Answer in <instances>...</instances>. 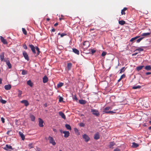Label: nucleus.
<instances>
[{
  "label": "nucleus",
  "mask_w": 151,
  "mask_h": 151,
  "mask_svg": "<svg viewBox=\"0 0 151 151\" xmlns=\"http://www.w3.org/2000/svg\"><path fill=\"white\" fill-rule=\"evenodd\" d=\"M48 139L49 140V142L50 143L52 144L53 145H56V142L52 137L49 136Z\"/></svg>",
  "instance_id": "f257e3e1"
},
{
  "label": "nucleus",
  "mask_w": 151,
  "mask_h": 151,
  "mask_svg": "<svg viewBox=\"0 0 151 151\" xmlns=\"http://www.w3.org/2000/svg\"><path fill=\"white\" fill-rule=\"evenodd\" d=\"M91 111L93 113V114L96 116H98L100 115V113L97 110L91 109Z\"/></svg>",
  "instance_id": "f03ea898"
},
{
  "label": "nucleus",
  "mask_w": 151,
  "mask_h": 151,
  "mask_svg": "<svg viewBox=\"0 0 151 151\" xmlns=\"http://www.w3.org/2000/svg\"><path fill=\"white\" fill-rule=\"evenodd\" d=\"M82 137L83 138L85 139V140L86 142H88L90 139L89 137L86 134H84L83 135Z\"/></svg>",
  "instance_id": "7ed1b4c3"
},
{
  "label": "nucleus",
  "mask_w": 151,
  "mask_h": 151,
  "mask_svg": "<svg viewBox=\"0 0 151 151\" xmlns=\"http://www.w3.org/2000/svg\"><path fill=\"white\" fill-rule=\"evenodd\" d=\"M23 55L24 58L26 60H27V61L29 60V58L28 55L25 51H23Z\"/></svg>",
  "instance_id": "20e7f679"
},
{
  "label": "nucleus",
  "mask_w": 151,
  "mask_h": 151,
  "mask_svg": "<svg viewBox=\"0 0 151 151\" xmlns=\"http://www.w3.org/2000/svg\"><path fill=\"white\" fill-rule=\"evenodd\" d=\"M60 132L64 134V137H65L67 138L69 137L70 133L68 131H64L62 132L61 130H60Z\"/></svg>",
  "instance_id": "39448f33"
},
{
  "label": "nucleus",
  "mask_w": 151,
  "mask_h": 151,
  "mask_svg": "<svg viewBox=\"0 0 151 151\" xmlns=\"http://www.w3.org/2000/svg\"><path fill=\"white\" fill-rule=\"evenodd\" d=\"M3 148L4 149L6 150L13 149L12 148L11 146L8 145H6L4 147H3Z\"/></svg>",
  "instance_id": "423d86ee"
},
{
  "label": "nucleus",
  "mask_w": 151,
  "mask_h": 151,
  "mask_svg": "<svg viewBox=\"0 0 151 151\" xmlns=\"http://www.w3.org/2000/svg\"><path fill=\"white\" fill-rule=\"evenodd\" d=\"M39 120V125L40 127H43V120L40 118H38Z\"/></svg>",
  "instance_id": "0eeeda50"
},
{
  "label": "nucleus",
  "mask_w": 151,
  "mask_h": 151,
  "mask_svg": "<svg viewBox=\"0 0 151 151\" xmlns=\"http://www.w3.org/2000/svg\"><path fill=\"white\" fill-rule=\"evenodd\" d=\"M29 46L31 49L32 52L34 54H35L36 51L35 47L32 45H29Z\"/></svg>",
  "instance_id": "6e6552de"
},
{
  "label": "nucleus",
  "mask_w": 151,
  "mask_h": 151,
  "mask_svg": "<svg viewBox=\"0 0 151 151\" xmlns=\"http://www.w3.org/2000/svg\"><path fill=\"white\" fill-rule=\"evenodd\" d=\"M21 103L24 104V105L26 106H28L29 104L28 101L26 100H23L21 101Z\"/></svg>",
  "instance_id": "1a4fd4ad"
},
{
  "label": "nucleus",
  "mask_w": 151,
  "mask_h": 151,
  "mask_svg": "<svg viewBox=\"0 0 151 151\" xmlns=\"http://www.w3.org/2000/svg\"><path fill=\"white\" fill-rule=\"evenodd\" d=\"M0 39L1 42L3 43L4 44H7L8 42H7L6 40L2 36L0 37Z\"/></svg>",
  "instance_id": "9d476101"
},
{
  "label": "nucleus",
  "mask_w": 151,
  "mask_h": 151,
  "mask_svg": "<svg viewBox=\"0 0 151 151\" xmlns=\"http://www.w3.org/2000/svg\"><path fill=\"white\" fill-rule=\"evenodd\" d=\"M4 62L6 63V65H8L9 68H12V65L9 60H4Z\"/></svg>",
  "instance_id": "9b49d317"
},
{
  "label": "nucleus",
  "mask_w": 151,
  "mask_h": 151,
  "mask_svg": "<svg viewBox=\"0 0 151 151\" xmlns=\"http://www.w3.org/2000/svg\"><path fill=\"white\" fill-rule=\"evenodd\" d=\"M59 115L63 119H66L65 116L64 114L62 111L59 112Z\"/></svg>",
  "instance_id": "f8f14e48"
},
{
  "label": "nucleus",
  "mask_w": 151,
  "mask_h": 151,
  "mask_svg": "<svg viewBox=\"0 0 151 151\" xmlns=\"http://www.w3.org/2000/svg\"><path fill=\"white\" fill-rule=\"evenodd\" d=\"M83 45L85 46V48H86L88 47L89 45V43L88 41H85L83 43Z\"/></svg>",
  "instance_id": "ddd939ff"
},
{
  "label": "nucleus",
  "mask_w": 151,
  "mask_h": 151,
  "mask_svg": "<svg viewBox=\"0 0 151 151\" xmlns=\"http://www.w3.org/2000/svg\"><path fill=\"white\" fill-rule=\"evenodd\" d=\"M0 59L1 60V61H3L4 62V60H5L4 59V53L2 52L1 53V54L0 55Z\"/></svg>",
  "instance_id": "4468645a"
},
{
  "label": "nucleus",
  "mask_w": 151,
  "mask_h": 151,
  "mask_svg": "<svg viewBox=\"0 0 151 151\" xmlns=\"http://www.w3.org/2000/svg\"><path fill=\"white\" fill-rule=\"evenodd\" d=\"M4 88L6 90H9L11 88V86L10 84L5 85L4 86Z\"/></svg>",
  "instance_id": "2eb2a0df"
},
{
  "label": "nucleus",
  "mask_w": 151,
  "mask_h": 151,
  "mask_svg": "<svg viewBox=\"0 0 151 151\" xmlns=\"http://www.w3.org/2000/svg\"><path fill=\"white\" fill-rule=\"evenodd\" d=\"M100 138L99 133H96L94 135V138L96 140L99 139Z\"/></svg>",
  "instance_id": "dca6fc26"
},
{
  "label": "nucleus",
  "mask_w": 151,
  "mask_h": 151,
  "mask_svg": "<svg viewBox=\"0 0 151 151\" xmlns=\"http://www.w3.org/2000/svg\"><path fill=\"white\" fill-rule=\"evenodd\" d=\"M19 134L22 138V140H24L25 139V136L23 133L21 132H19Z\"/></svg>",
  "instance_id": "f3484780"
},
{
  "label": "nucleus",
  "mask_w": 151,
  "mask_h": 151,
  "mask_svg": "<svg viewBox=\"0 0 151 151\" xmlns=\"http://www.w3.org/2000/svg\"><path fill=\"white\" fill-rule=\"evenodd\" d=\"M48 81V78L47 77L45 76L43 78V82L44 83H47Z\"/></svg>",
  "instance_id": "a211bd4d"
},
{
  "label": "nucleus",
  "mask_w": 151,
  "mask_h": 151,
  "mask_svg": "<svg viewBox=\"0 0 151 151\" xmlns=\"http://www.w3.org/2000/svg\"><path fill=\"white\" fill-rule=\"evenodd\" d=\"M73 52L77 54V55H79V51L76 48H73Z\"/></svg>",
  "instance_id": "6ab92c4d"
},
{
  "label": "nucleus",
  "mask_w": 151,
  "mask_h": 151,
  "mask_svg": "<svg viewBox=\"0 0 151 151\" xmlns=\"http://www.w3.org/2000/svg\"><path fill=\"white\" fill-rule=\"evenodd\" d=\"M139 146V145L134 142L132 143V147L133 148H136Z\"/></svg>",
  "instance_id": "aec40b11"
},
{
  "label": "nucleus",
  "mask_w": 151,
  "mask_h": 151,
  "mask_svg": "<svg viewBox=\"0 0 151 151\" xmlns=\"http://www.w3.org/2000/svg\"><path fill=\"white\" fill-rule=\"evenodd\" d=\"M127 9V8L126 7H124L123 9L121 11V13L122 15H125V11Z\"/></svg>",
  "instance_id": "412c9836"
},
{
  "label": "nucleus",
  "mask_w": 151,
  "mask_h": 151,
  "mask_svg": "<svg viewBox=\"0 0 151 151\" xmlns=\"http://www.w3.org/2000/svg\"><path fill=\"white\" fill-rule=\"evenodd\" d=\"M27 83L28 85H29L31 87H32L33 86V84L30 80L27 81Z\"/></svg>",
  "instance_id": "4be33fe9"
},
{
  "label": "nucleus",
  "mask_w": 151,
  "mask_h": 151,
  "mask_svg": "<svg viewBox=\"0 0 151 151\" xmlns=\"http://www.w3.org/2000/svg\"><path fill=\"white\" fill-rule=\"evenodd\" d=\"M103 112L104 113H105V114H112L113 113H115V112H114L113 111H104Z\"/></svg>",
  "instance_id": "5701e85b"
},
{
  "label": "nucleus",
  "mask_w": 151,
  "mask_h": 151,
  "mask_svg": "<svg viewBox=\"0 0 151 151\" xmlns=\"http://www.w3.org/2000/svg\"><path fill=\"white\" fill-rule=\"evenodd\" d=\"M79 102L80 104H85L86 103V101L85 100L82 99L79 100Z\"/></svg>",
  "instance_id": "b1692460"
},
{
  "label": "nucleus",
  "mask_w": 151,
  "mask_h": 151,
  "mask_svg": "<svg viewBox=\"0 0 151 151\" xmlns=\"http://www.w3.org/2000/svg\"><path fill=\"white\" fill-rule=\"evenodd\" d=\"M144 65H141L137 67L136 68V69L138 71L141 70L144 67Z\"/></svg>",
  "instance_id": "393cba45"
},
{
  "label": "nucleus",
  "mask_w": 151,
  "mask_h": 151,
  "mask_svg": "<svg viewBox=\"0 0 151 151\" xmlns=\"http://www.w3.org/2000/svg\"><path fill=\"white\" fill-rule=\"evenodd\" d=\"M145 69L147 70H150L151 69V66L150 65H147L145 66Z\"/></svg>",
  "instance_id": "a878e982"
},
{
  "label": "nucleus",
  "mask_w": 151,
  "mask_h": 151,
  "mask_svg": "<svg viewBox=\"0 0 151 151\" xmlns=\"http://www.w3.org/2000/svg\"><path fill=\"white\" fill-rule=\"evenodd\" d=\"M65 127L68 130H71V128L69 124H66L65 125Z\"/></svg>",
  "instance_id": "bb28decb"
},
{
  "label": "nucleus",
  "mask_w": 151,
  "mask_h": 151,
  "mask_svg": "<svg viewBox=\"0 0 151 151\" xmlns=\"http://www.w3.org/2000/svg\"><path fill=\"white\" fill-rule=\"evenodd\" d=\"M119 24L121 25H123L125 23V22L123 20H121L119 21Z\"/></svg>",
  "instance_id": "cd10ccee"
},
{
  "label": "nucleus",
  "mask_w": 151,
  "mask_h": 151,
  "mask_svg": "<svg viewBox=\"0 0 151 151\" xmlns=\"http://www.w3.org/2000/svg\"><path fill=\"white\" fill-rule=\"evenodd\" d=\"M34 144L33 143L29 144L28 145L29 147V149L33 148L34 147Z\"/></svg>",
  "instance_id": "c85d7f7f"
},
{
  "label": "nucleus",
  "mask_w": 151,
  "mask_h": 151,
  "mask_svg": "<svg viewBox=\"0 0 151 151\" xmlns=\"http://www.w3.org/2000/svg\"><path fill=\"white\" fill-rule=\"evenodd\" d=\"M72 64L71 63H68L67 64V68L68 70H70L72 67Z\"/></svg>",
  "instance_id": "c756f323"
},
{
  "label": "nucleus",
  "mask_w": 151,
  "mask_h": 151,
  "mask_svg": "<svg viewBox=\"0 0 151 151\" xmlns=\"http://www.w3.org/2000/svg\"><path fill=\"white\" fill-rule=\"evenodd\" d=\"M30 117L31 121H35V117L33 115H31L30 116Z\"/></svg>",
  "instance_id": "7c9ffc66"
},
{
  "label": "nucleus",
  "mask_w": 151,
  "mask_h": 151,
  "mask_svg": "<svg viewBox=\"0 0 151 151\" xmlns=\"http://www.w3.org/2000/svg\"><path fill=\"white\" fill-rule=\"evenodd\" d=\"M126 69V68L124 67L122 68L120 70L119 73H122L124 72Z\"/></svg>",
  "instance_id": "2f4dec72"
},
{
  "label": "nucleus",
  "mask_w": 151,
  "mask_h": 151,
  "mask_svg": "<svg viewBox=\"0 0 151 151\" xmlns=\"http://www.w3.org/2000/svg\"><path fill=\"white\" fill-rule=\"evenodd\" d=\"M63 85V83H59L57 85V87L58 88H60L62 87Z\"/></svg>",
  "instance_id": "473e14b6"
},
{
  "label": "nucleus",
  "mask_w": 151,
  "mask_h": 151,
  "mask_svg": "<svg viewBox=\"0 0 151 151\" xmlns=\"http://www.w3.org/2000/svg\"><path fill=\"white\" fill-rule=\"evenodd\" d=\"M19 93L18 94V96L20 98L21 96V95L22 93V91L19 90H18Z\"/></svg>",
  "instance_id": "72a5a7b5"
},
{
  "label": "nucleus",
  "mask_w": 151,
  "mask_h": 151,
  "mask_svg": "<svg viewBox=\"0 0 151 151\" xmlns=\"http://www.w3.org/2000/svg\"><path fill=\"white\" fill-rule=\"evenodd\" d=\"M22 31L23 34L25 35H27V32L26 29L24 28H22Z\"/></svg>",
  "instance_id": "f704fd0d"
},
{
  "label": "nucleus",
  "mask_w": 151,
  "mask_h": 151,
  "mask_svg": "<svg viewBox=\"0 0 151 151\" xmlns=\"http://www.w3.org/2000/svg\"><path fill=\"white\" fill-rule=\"evenodd\" d=\"M141 87V86H134L132 87V88L133 89H135L138 88H140Z\"/></svg>",
  "instance_id": "c9c22d12"
},
{
  "label": "nucleus",
  "mask_w": 151,
  "mask_h": 151,
  "mask_svg": "<svg viewBox=\"0 0 151 151\" xmlns=\"http://www.w3.org/2000/svg\"><path fill=\"white\" fill-rule=\"evenodd\" d=\"M36 49L37 51V55H39V54L40 53V50H39V48L37 47H36Z\"/></svg>",
  "instance_id": "e433bc0d"
},
{
  "label": "nucleus",
  "mask_w": 151,
  "mask_h": 151,
  "mask_svg": "<svg viewBox=\"0 0 151 151\" xmlns=\"http://www.w3.org/2000/svg\"><path fill=\"white\" fill-rule=\"evenodd\" d=\"M115 143L113 142H111L110 143V145H109V147L110 148H111L112 146H113L115 145Z\"/></svg>",
  "instance_id": "4c0bfd02"
},
{
  "label": "nucleus",
  "mask_w": 151,
  "mask_h": 151,
  "mask_svg": "<svg viewBox=\"0 0 151 151\" xmlns=\"http://www.w3.org/2000/svg\"><path fill=\"white\" fill-rule=\"evenodd\" d=\"M143 51V49L141 48H137L135 50V51H138L139 52L142 51Z\"/></svg>",
  "instance_id": "58836bf2"
},
{
  "label": "nucleus",
  "mask_w": 151,
  "mask_h": 151,
  "mask_svg": "<svg viewBox=\"0 0 151 151\" xmlns=\"http://www.w3.org/2000/svg\"><path fill=\"white\" fill-rule=\"evenodd\" d=\"M150 34V33H144L142 34V36H147L149 35Z\"/></svg>",
  "instance_id": "ea45409f"
},
{
  "label": "nucleus",
  "mask_w": 151,
  "mask_h": 151,
  "mask_svg": "<svg viewBox=\"0 0 151 151\" xmlns=\"http://www.w3.org/2000/svg\"><path fill=\"white\" fill-rule=\"evenodd\" d=\"M22 74L23 75H25L27 73V71H25L24 70H22Z\"/></svg>",
  "instance_id": "a19ab883"
},
{
  "label": "nucleus",
  "mask_w": 151,
  "mask_h": 151,
  "mask_svg": "<svg viewBox=\"0 0 151 151\" xmlns=\"http://www.w3.org/2000/svg\"><path fill=\"white\" fill-rule=\"evenodd\" d=\"M0 102L2 104H5V103H6V100H3V99H1V100H0Z\"/></svg>",
  "instance_id": "79ce46f5"
},
{
  "label": "nucleus",
  "mask_w": 151,
  "mask_h": 151,
  "mask_svg": "<svg viewBox=\"0 0 151 151\" xmlns=\"http://www.w3.org/2000/svg\"><path fill=\"white\" fill-rule=\"evenodd\" d=\"M59 101L60 102H61L63 101V98L61 97H60L59 98Z\"/></svg>",
  "instance_id": "37998d69"
},
{
  "label": "nucleus",
  "mask_w": 151,
  "mask_h": 151,
  "mask_svg": "<svg viewBox=\"0 0 151 151\" xmlns=\"http://www.w3.org/2000/svg\"><path fill=\"white\" fill-rule=\"evenodd\" d=\"M143 37H141L137 40V42L139 43L143 39Z\"/></svg>",
  "instance_id": "c03bdc74"
},
{
  "label": "nucleus",
  "mask_w": 151,
  "mask_h": 151,
  "mask_svg": "<svg viewBox=\"0 0 151 151\" xmlns=\"http://www.w3.org/2000/svg\"><path fill=\"white\" fill-rule=\"evenodd\" d=\"M106 54V52L104 51L101 54L102 56H104Z\"/></svg>",
  "instance_id": "a18cd8bd"
},
{
  "label": "nucleus",
  "mask_w": 151,
  "mask_h": 151,
  "mask_svg": "<svg viewBox=\"0 0 151 151\" xmlns=\"http://www.w3.org/2000/svg\"><path fill=\"white\" fill-rule=\"evenodd\" d=\"M66 34L65 33H62L60 34V37H63L64 36L66 35Z\"/></svg>",
  "instance_id": "49530a36"
},
{
  "label": "nucleus",
  "mask_w": 151,
  "mask_h": 151,
  "mask_svg": "<svg viewBox=\"0 0 151 151\" xmlns=\"http://www.w3.org/2000/svg\"><path fill=\"white\" fill-rule=\"evenodd\" d=\"M79 125L81 127H84L85 126V124L83 123H80Z\"/></svg>",
  "instance_id": "de8ad7c7"
},
{
  "label": "nucleus",
  "mask_w": 151,
  "mask_h": 151,
  "mask_svg": "<svg viewBox=\"0 0 151 151\" xmlns=\"http://www.w3.org/2000/svg\"><path fill=\"white\" fill-rule=\"evenodd\" d=\"M110 109V107H106L105 108L104 111H106V110H109Z\"/></svg>",
  "instance_id": "09e8293b"
},
{
  "label": "nucleus",
  "mask_w": 151,
  "mask_h": 151,
  "mask_svg": "<svg viewBox=\"0 0 151 151\" xmlns=\"http://www.w3.org/2000/svg\"><path fill=\"white\" fill-rule=\"evenodd\" d=\"M125 77V74H123L120 77V79H122Z\"/></svg>",
  "instance_id": "8fccbe9b"
},
{
  "label": "nucleus",
  "mask_w": 151,
  "mask_h": 151,
  "mask_svg": "<svg viewBox=\"0 0 151 151\" xmlns=\"http://www.w3.org/2000/svg\"><path fill=\"white\" fill-rule=\"evenodd\" d=\"M23 47H24V48L25 49V50H26L27 49V45L25 44H24L23 46Z\"/></svg>",
  "instance_id": "3c124183"
},
{
  "label": "nucleus",
  "mask_w": 151,
  "mask_h": 151,
  "mask_svg": "<svg viewBox=\"0 0 151 151\" xmlns=\"http://www.w3.org/2000/svg\"><path fill=\"white\" fill-rule=\"evenodd\" d=\"M1 121L3 123H4L5 122L4 119L3 117H1Z\"/></svg>",
  "instance_id": "603ef678"
},
{
  "label": "nucleus",
  "mask_w": 151,
  "mask_h": 151,
  "mask_svg": "<svg viewBox=\"0 0 151 151\" xmlns=\"http://www.w3.org/2000/svg\"><path fill=\"white\" fill-rule=\"evenodd\" d=\"M73 99H75V100H76V101L78 100V99L76 95H75L74 96Z\"/></svg>",
  "instance_id": "864d4df0"
},
{
  "label": "nucleus",
  "mask_w": 151,
  "mask_h": 151,
  "mask_svg": "<svg viewBox=\"0 0 151 151\" xmlns=\"http://www.w3.org/2000/svg\"><path fill=\"white\" fill-rule=\"evenodd\" d=\"M96 52V51L93 49L91 50V52L92 54H93Z\"/></svg>",
  "instance_id": "5fc2aeb1"
},
{
  "label": "nucleus",
  "mask_w": 151,
  "mask_h": 151,
  "mask_svg": "<svg viewBox=\"0 0 151 151\" xmlns=\"http://www.w3.org/2000/svg\"><path fill=\"white\" fill-rule=\"evenodd\" d=\"M135 40V38H134V37H133V38H132L130 40V41L131 42H132L133 41H134V40Z\"/></svg>",
  "instance_id": "6e6d98bb"
},
{
  "label": "nucleus",
  "mask_w": 151,
  "mask_h": 151,
  "mask_svg": "<svg viewBox=\"0 0 151 151\" xmlns=\"http://www.w3.org/2000/svg\"><path fill=\"white\" fill-rule=\"evenodd\" d=\"M146 75H150L151 74V72H148L146 73Z\"/></svg>",
  "instance_id": "4d7b16f0"
},
{
  "label": "nucleus",
  "mask_w": 151,
  "mask_h": 151,
  "mask_svg": "<svg viewBox=\"0 0 151 151\" xmlns=\"http://www.w3.org/2000/svg\"><path fill=\"white\" fill-rule=\"evenodd\" d=\"M114 151H120V150L118 148H116L114 150Z\"/></svg>",
  "instance_id": "13d9d810"
},
{
  "label": "nucleus",
  "mask_w": 151,
  "mask_h": 151,
  "mask_svg": "<svg viewBox=\"0 0 151 151\" xmlns=\"http://www.w3.org/2000/svg\"><path fill=\"white\" fill-rule=\"evenodd\" d=\"M137 54V53H134L133 54H132V56H134L136 55Z\"/></svg>",
  "instance_id": "bf43d9fd"
},
{
  "label": "nucleus",
  "mask_w": 151,
  "mask_h": 151,
  "mask_svg": "<svg viewBox=\"0 0 151 151\" xmlns=\"http://www.w3.org/2000/svg\"><path fill=\"white\" fill-rule=\"evenodd\" d=\"M74 130L76 132L78 131V129L76 128H74Z\"/></svg>",
  "instance_id": "052dcab7"
},
{
  "label": "nucleus",
  "mask_w": 151,
  "mask_h": 151,
  "mask_svg": "<svg viewBox=\"0 0 151 151\" xmlns=\"http://www.w3.org/2000/svg\"><path fill=\"white\" fill-rule=\"evenodd\" d=\"M55 31V29H52L51 30L52 32H54Z\"/></svg>",
  "instance_id": "680f3d73"
},
{
  "label": "nucleus",
  "mask_w": 151,
  "mask_h": 151,
  "mask_svg": "<svg viewBox=\"0 0 151 151\" xmlns=\"http://www.w3.org/2000/svg\"><path fill=\"white\" fill-rule=\"evenodd\" d=\"M58 23H55L54 24V26H55H55H57L58 25Z\"/></svg>",
  "instance_id": "e2e57ef3"
},
{
  "label": "nucleus",
  "mask_w": 151,
  "mask_h": 151,
  "mask_svg": "<svg viewBox=\"0 0 151 151\" xmlns=\"http://www.w3.org/2000/svg\"><path fill=\"white\" fill-rule=\"evenodd\" d=\"M139 36H137L134 37L135 38V39L136 40L137 39V38H139Z\"/></svg>",
  "instance_id": "0e129e2a"
},
{
  "label": "nucleus",
  "mask_w": 151,
  "mask_h": 151,
  "mask_svg": "<svg viewBox=\"0 0 151 151\" xmlns=\"http://www.w3.org/2000/svg\"><path fill=\"white\" fill-rule=\"evenodd\" d=\"M2 79L1 78H0V84L2 83Z\"/></svg>",
  "instance_id": "69168bd1"
},
{
  "label": "nucleus",
  "mask_w": 151,
  "mask_h": 151,
  "mask_svg": "<svg viewBox=\"0 0 151 151\" xmlns=\"http://www.w3.org/2000/svg\"><path fill=\"white\" fill-rule=\"evenodd\" d=\"M46 20L47 21H49L50 20V19L49 18H47L46 19Z\"/></svg>",
  "instance_id": "338daca9"
},
{
  "label": "nucleus",
  "mask_w": 151,
  "mask_h": 151,
  "mask_svg": "<svg viewBox=\"0 0 151 151\" xmlns=\"http://www.w3.org/2000/svg\"><path fill=\"white\" fill-rule=\"evenodd\" d=\"M148 129H149L150 130H151V126L149 128H148Z\"/></svg>",
  "instance_id": "774afa93"
}]
</instances>
